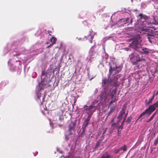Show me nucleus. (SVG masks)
Returning <instances> with one entry per match:
<instances>
[{
	"label": "nucleus",
	"mask_w": 158,
	"mask_h": 158,
	"mask_svg": "<svg viewBox=\"0 0 158 158\" xmlns=\"http://www.w3.org/2000/svg\"><path fill=\"white\" fill-rule=\"evenodd\" d=\"M130 59L134 65H138V62L141 61L143 62H146V60L144 58H143L142 56H140L137 53H133L129 55Z\"/></svg>",
	"instance_id": "f257e3e1"
},
{
	"label": "nucleus",
	"mask_w": 158,
	"mask_h": 158,
	"mask_svg": "<svg viewBox=\"0 0 158 158\" xmlns=\"http://www.w3.org/2000/svg\"><path fill=\"white\" fill-rule=\"evenodd\" d=\"M158 106V101L154 104L153 105L150 106L144 111L142 112L139 116L136 122H137L138 119L142 118L145 115L147 114L148 115H150L151 113L155 110L156 107Z\"/></svg>",
	"instance_id": "f03ea898"
},
{
	"label": "nucleus",
	"mask_w": 158,
	"mask_h": 158,
	"mask_svg": "<svg viewBox=\"0 0 158 158\" xmlns=\"http://www.w3.org/2000/svg\"><path fill=\"white\" fill-rule=\"evenodd\" d=\"M137 38L132 41L129 46L138 51L139 50V49L141 48V45L140 43L141 41V40L140 39L141 37L139 35H137Z\"/></svg>",
	"instance_id": "7ed1b4c3"
},
{
	"label": "nucleus",
	"mask_w": 158,
	"mask_h": 158,
	"mask_svg": "<svg viewBox=\"0 0 158 158\" xmlns=\"http://www.w3.org/2000/svg\"><path fill=\"white\" fill-rule=\"evenodd\" d=\"M76 126V123L75 122L71 121L69 123L67 131L68 135H71L75 132Z\"/></svg>",
	"instance_id": "20e7f679"
},
{
	"label": "nucleus",
	"mask_w": 158,
	"mask_h": 158,
	"mask_svg": "<svg viewBox=\"0 0 158 158\" xmlns=\"http://www.w3.org/2000/svg\"><path fill=\"white\" fill-rule=\"evenodd\" d=\"M93 107L90 105L89 106H88L85 105L84 107V110L86 111L88 115H90V116H92L93 113L96 110V109L93 110Z\"/></svg>",
	"instance_id": "39448f33"
},
{
	"label": "nucleus",
	"mask_w": 158,
	"mask_h": 158,
	"mask_svg": "<svg viewBox=\"0 0 158 158\" xmlns=\"http://www.w3.org/2000/svg\"><path fill=\"white\" fill-rule=\"evenodd\" d=\"M143 31H145V33H143L146 35V36L147 37L148 39V40L151 43H152V42L154 40V36L153 35L151 34L150 33H149L148 32H150V30L148 29H143Z\"/></svg>",
	"instance_id": "423d86ee"
},
{
	"label": "nucleus",
	"mask_w": 158,
	"mask_h": 158,
	"mask_svg": "<svg viewBox=\"0 0 158 158\" xmlns=\"http://www.w3.org/2000/svg\"><path fill=\"white\" fill-rule=\"evenodd\" d=\"M117 90V89H113L111 91H110L109 95L111 99L116 101H117L116 98Z\"/></svg>",
	"instance_id": "0eeeda50"
},
{
	"label": "nucleus",
	"mask_w": 158,
	"mask_h": 158,
	"mask_svg": "<svg viewBox=\"0 0 158 158\" xmlns=\"http://www.w3.org/2000/svg\"><path fill=\"white\" fill-rule=\"evenodd\" d=\"M111 155L107 152L103 153L100 157V158H112Z\"/></svg>",
	"instance_id": "6e6552de"
},
{
	"label": "nucleus",
	"mask_w": 158,
	"mask_h": 158,
	"mask_svg": "<svg viewBox=\"0 0 158 158\" xmlns=\"http://www.w3.org/2000/svg\"><path fill=\"white\" fill-rule=\"evenodd\" d=\"M140 49H141V50H138V51L139 52L143 53L146 54H148L149 53L148 49L146 48H143L141 47V48Z\"/></svg>",
	"instance_id": "1a4fd4ad"
},
{
	"label": "nucleus",
	"mask_w": 158,
	"mask_h": 158,
	"mask_svg": "<svg viewBox=\"0 0 158 158\" xmlns=\"http://www.w3.org/2000/svg\"><path fill=\"white\" fill-rule=\"evenodd\" d=\"M57 40L56 38L54 37H52V38L49 40L48 42H47V44H48V43L51 42V45H53L56 44V41Z\"/></svg>",
	"instance_id": "9d476101"
},
{
	"label": "nucleus",
	"mask_w": 158,
	"mask_h": 158,
	"mask_svg": "<svg viewBox=\"0 0 158 158\" xmlns=\"http://www.w3.org/2000/svg\"><path fill=\"white\" fill-rule=\"evenodd\" d=\"M116 68H117V66L116 65H115V67H113L111 66H110V68L109 69V73L110 75L112 74V73L114 71H116Z\"/></svg>",
	"instance_id": "9b49d317"
},
{
	"label": "nucleus",
	"mask_w": 158,
	"mask_h": 158,
	"mask_svg": "<svg viewBox=\"0 0 158 158\" xmlns=\"http://www.w3.org/2000/svg\"><path fill=\"white\" fill-rule=\"evenodd\" d=\"M155 97V95L154 94L153 95L151 98L148 101V100L146 99L145 101V102L146 103L147 105H149L152 102V101L153 100Z\"/></svg>",
	"instance_id": "f8f14e48"
},
{
	"label": "nucleus",
	"mask_w": 158,
	"mask_h": 158,
	"mask_svg": "<svg viewBox=\"0 0 158 158\" xmlns=\"http://www.w3.org/2000/svg\"><path fill=\"white\" fill-rule=\"evenodd\" d=\"M130 19L128 17L123 18L120 19V21L122 23H123V24H126L128 23L129 20Z\"/></svg>",
	"instance_id": "ddd939ff"
},
{
	"label": "nucleus",
	"mask_w": 158,
	"mask_h": 158,
	"mask_svg": "<svg viewBox=\"0 0 158 158\" xmlns=\"http://www.w3.org/2000/svg\"><path fill=\"white\" fill-rule=\"evenodd\" d=\"M122 66H117V68H116V71L115 73L113 75H115L116 73H118L122 70Z\"/></svg>",
	"instance_id": "4468645a"
},
{
	"label": "nucleus",
	"mask_w": 158,
	"mask_h": 158,
	"mask_svg": "<svg viewBox=\"0 0 158 158\" xmlns=\"http://www.w3.org/2000/svg\"><path fill=\"white\" fill-rule=\"evenodd\" d=\"M57 115L59 117V120H62L63 118V112L62 111L60 112H58V114Z\"/></svg>",
	"instance_id": "2eb2a0df"
},
{
	"label": "nucleus",
	"mask_w": 158,
	"mask_h": 158,
	"mask_svg": "<svg viewBox=\"0 0 158 158\" xmlns=\"http://www.w3.org/2000/svg\"><path fill=\"white\" fill-rule=\"evenodd\" d=\"M139 16L140 17V18L141 19H143L144 20H146L148 19V17L146 15H143L141 13H140L139 15Z\"/></svg>",
	"instance_id": "dca6fc26"
},
{
	"label": "nucleus",
	"mask_w": 158,
	"mask_h": 158,
	"mask_svg": "<svg viewBox=\"0 0 158 158\" xmlns=\"http://www.w3.org/2000/svg\"><path fill=\"white\" fill-rule=\"evenodd\" d=\"M126 107L124 106L122 109L120 111V114L123 115L125 114Z\"/></svg>",
	"instance_id": "f3484780"
},
{
	"label": "nucleus",
	"mask_w": 158,
	"mask_h": 158,
	"mask_svg": "<svg viewBox=\"0 0 158 158\" xmlns=\"http://www.w3.org/2000/svg\"><path fill=\"white\" fill-rule=\"evenodd\" d=\"M115 110V108L114 107L110 108V111L107 113V116H109L111 114L114 112Z\"/></svg>",
	"instance_id": "a211bd4d"
},
{
	"label": "nucleus",
	"mask_w": 158,
	"mask_h": 158,
	"mask_svg": "<svg viewBox=\"0 0 158 158\" xmlns=\"http://www.w3.org/2000/svg\"><path fill=\"white\" fill-rule=\"evenodd\" d=\"M98 102V101L97 100H95L94 102H92L91 103V104L90 105L91 106H92L93 107H97V106H95V105L96 104H97Z\"/></svg>",
	"instance_id": "6ab92c4d"
},
{
	"label": "nucleus",
	"mask_w": 158,
	"mask_h": 158,
	"mask_svg": "<svg viewBox=\"0 0 158 158\" xmlns=\"http://www.w3.org/2000/svg\"><path fill=\"white\" fill-rule=\"evenodd\" d=\"M107 80L106 78H104L102 80V85L103 86H104L107 82Z\"/></svg>",
	"instance_id": "aec40b11"
},
{
	"label": "nucleus",
	"mask_w": 158,
	"mask_h": 158,
	"mask_svg": "<svg viewBox=\"0 0 158 158\" xmlns=\"http://www.w3.org/2000/svg\"><path fill=\"white\" fill-rule=\"evenodd\" d=\"M88 124L89 122H86L84 121L83 123V124L82 126V128L83 129H85L86 127H87Z\"/></svg>",
	"instance_id": "412c9836"
},
{
	"label": "nucleus",
	"mask_w": 158,
	"mask_h": 158,
	"mask_svg": "<svg viewBox=\"0 0 158 158\" xmlns=\"http://www.w3.org/2000/svg\"><path fill=\"white\" fill-rule=\"evenodd\" d=\"M93 49L91 48L90 50L89 51V53L91 56H92L93 55H94V54L95 53V52H94Z\"/></svg>",
	"instance_id": "4be33fe9"
},
{
	"label": "nucleus",
	"mask_w": 158,
	"mask_h": 158,
	"mask_svg": "<svg viewBox=\"0 0 158 158\" xmlns=\"http://www.w3.org/2000/svg\"><path fill=\"white\" fill-rule=\"evenodd\" d=\"M102 141L101 140H99L98 142L97 143L95 146V148H98V147L100 146V144L102 143Z\"/></svg>",
	"instance_id": "5701e85b"
},
{
	"label": "nucleus",
	"mask_w": 158,
	"mask_h": 158,
	"mask_svg": "<svg viewBox=\"0 0 158 158\" xmlns=\"http://www.w3.org/2000/svg\"><path fill=\"white\" fill-rule=\"evenodd\" d=\"M132 117L131 116H129L127 120H126V122L127 123H130V122H131V120H132Z\"/></svg>",
	"instance_id": "b1692460"
},
{
	"label": "nucleus",
	"mask_w": 158,
	"mask_h": 158,
	"mask_svg": "<svg viewBox=\"0 0 158 158\" xmlns=\"http://www.w3.org/2000/svg\"><path fill=\"white\" fill-rule=\"evenodd\" d=\"M92 116L90 115H88L87 118L85 119V121L89 122Z\"/></svg>",
	"instance_id": "393cba45"
},
{
	"label": "nucleus",
	"mask_w": 158,
	"mask_h": 158,
	"mask_svg": "<svg viewBox=\"0 0 158 158\" xmlns=\"http://www.w3.org/2000/svg\"><path fill=\"white\" fill-rule=\"evenodd\" d=\"M85 129L83 128L81 134V137H83L85 135Z\"/></svg>",
	"instance_id": "a878e982"
},
{
	"label": "nucleus",
	"mask_w": 158,
	"mask_h": 158,
	"mask_svg": "<svg viewBox=\"0 0 158 158\" xmlns=\"http://www.w3.org/2000/svg\"><path fill=\"white\" fill-rule=\"evenodd\" d=\"M113 85L114 86H115V87H117V86H118L119 84L118 83L117 81L114 82Z\"/></svg>",
	"instance_id": "bb28decb"
},
{
	"label": "nucleus",
	"mask_w": 158,
	"mask_h": 158,
	"mask_svg": "<svg viewBox=\"0 0 158 158\" xmlns=\"http://www.w3.org/2000/svg\"><path fill=\"white\" fill-rule=\"evenodd\" d=\"M127 114H128V111L127 112V113L125 115V117H124V118L123 120V121L122 122V124H123L125 122V119H126V117H127Z\"/></svg>",
	"instance_id": "cd10ccee"
},
{
	"label": "nucleus",
	"mask_w": 158,
	"mask_h": 158,
	"mask_svg": "<svg viewBox=\"0 0 158 158\" xmlns=\"http://www.w3.org/2000/svg\"><path fill=\"white\" fill-rule=\"evenodd\" d=\"M123 117V115L122 114H119L118 116V118L120 120H121Z\"/></svg>",
	"instance_id": "c85d7f7f"
},
{
	"label": "nucleus",
	"mask_w": 158,
	"mask_h": 158,
	"mask_svg": "<svg viewBox=\"0 0 158 158\" xmlns=\"http://www.w3.org/2000/svg\"><path fill=\"white\" fill-rule=\"evenodd\" d=\"M122 147L123 151H125L127 150V146L126 145H124L123 147Z\"/></svg>",
	"instance_id": "c756f323"
},
{
	"label": "nucleus",
	"mask_w": 158,
	"mask_h": 158,
	"mask_svg": "<svg viewBox=\"0 0 158 158\" xmlns=\"http://www.w3.org/2000/svg\"><path fill=\"white\" fill-rule=\"evenodd\" d=\"M116 101H115L113 100L112 99L111 101L109 103V106H110L111 105V104L115 102Z\"/></svg>",
	"instance_id": "7c9ffc66"
},
{
	"label": "nucleus",
	"mask_w": 158,
	"mask_h": 158,
	"mask_svg": "<svg viewBox=\"0 0 158 158\" xmlns=\"http://www.w3.org/2000/svg\"><path fill=\"white\" fill-rule=\"evenodd\" d=\"M47 73V72L45 71H42V74H41V76H44L45 74Z\"/></svg>",
	"instance_id": "2f4dec72"
},
{
	"label": "nucleus",
	"mask_w": 158,
	"mask_h": 158,
	"mask_svg": "<svg viewBox=\"0 0 158 158\" xmlns=\"http://www.w3.org/2000/svg\"><path fill=\"white\" fill-rule=\"evenodd\" d=\"M105 136V134H102V135L101 138V139H99V140H101V141L102 142V140L104 139V138Z\"/></svg>",
	"instance_id": "473e14b6"
},
{
	"label": "nucleus",
	"mask_w": 158,
	"mask_h": 158,
	"mask_svg": "<svg viewBox=\"0 0 158 158\" xmlns=\"http://www.w3.org/2000/svg\"><path fill=\"white\" fill-rule=\"evenodd\" d=\"M123 124H122H122H121V126H120L118 127V129H121V130H122L123 128Z\"/></svg>",
	"instance_id": "72a5a7b5"
},
{
	"label": "nucleus",
	"mask_w": 158,
	"mask_h": 158,
	"mask_svg": "<svg viewBox=\"0 0 158 158\" xmlns=\"http://www.w3.org/2000/svg\"><path fill=\"white\" fill-rule=\"evenodd\" d=\"M158 143V139H157L154 142V144L156 145Z\"/></svg>",
	"instance_id": "f704fd0d"
},
{
	"label": "nucleus",
	"mask_w": 158,
	"mask_h": 158,
	"mask_svg": "<svg viewBox=\"0 0 158 158\" xmlns=\"http://www.w3.org/2000/svg\"><path fill=\"white\" fill-rule=\"evenodd\" d=\"M120 151L119 150V149H116L114 153L115 154H117Z\"/></svg>",
	"instance_id": "c9c22d12"
},
{
	"label": "nucleus",
	"mask_w": 158,
	"mask_h": 158,
	"mask_svg": "<svg viewBox=\"0 0 158 158\" xmlns=\"http://www.w3.org/2000/svg\"><path fill=\"white\" fill-rule=\"evenodd\" d=\"M156 114V113H154L151 116V117H150V118H151V119H152L153 118H154L155 114Z\"/></svg>",
	"instance_id": "e433bc0d"
},
{
	"label": "nucleus",
	"mask_w": 158,
	"mask_h": 158,
	"mask_svg": "<svg viewBox=\"0 0 158 158\" xmlns=\"http://www.w3.org/2000/svg\"><path fill=\"white\" fill-rule=\"evenodd\" d=\"M21 55V53H16V54L14 55V56H19V55Z\"/></svg>",
	"instance_id": "4c0bfd02"
},
{
	"label": "nucleus",
	"mask_w": 158,
	"mask_h": 158,
	"mask_svg": "<svg viewBox=\"0 0 158 158\" xmlns=\"http://www.w3.org/2000/svg\"><path fill=\"white\" fill-rule=\"evenodd\" d=\"M123 49L127 51H128L129 50V48H123Z\"/></svg>",
	"instance_id": "58836bf2"
},
{
	"label": "nucleus",
	"mask_w": 158,
	"mask_h": 158,
	"mask_svg": "<svg viewBox=\"0 0 158 158\" xmlns=\"http://www.w3.org/2000/svg\"><path fill=\"white\" fill-rule=\"evenodd\" d=\"M68 134L67 135H66L65 137V139H66V140H68L69 139V138H68Z\"/></svg>",
	"instance_id": "ea45409f"
},
{
	"label": "nucleus",
	"mask_w": 158,
	"mask_h": 158,
	"mask_svg": "<svg viewBox=\"0 0 158 158\" xmlns=\"http://www.w3.org/2000/svg\"><path fill=\"white\" fill-rule=\"evenodd\" d=\"M116 123H113L111 125V127H114Z\"/></svg>",
	"instance_id": "a19ab883"
},
{
	"label": "nucleus",
	"mask_w": 158,
	"mask_h": 158,
	"mask_svg": "<svg viewBox=\"0 0 158 158\" xmlns=\"http://www.w3.org/2000/svg\"><path fill=\"white\" fill-rule=\"evenodd\" d=\"M107 129V128H106L105 129L104 131L103 134H105L106 133Z\"/></svg>",
	"instance_id": "79ce46f5"
},
{
	"label": "nucleus",
	"mask_w": 158,
	"mask_h": 158,
	"mask_svg": "<svg viewBox=\"0 0 158 158\" xmlns=\"http://www.w3.org/2000/svg\"><path fill=\"white\" fill-rule=\"evenodd\" d=\"M53 45H51V44H50L49 45H48L47 48H49L51 46H52Z\"/></svg>",
	"instance_id": "37998d69"
},
{
	"label": "nucleus",
	"mask_w": 158,
	"mask_h": 158,
	"mask_svg": "<svg viewBox=\"0 0 158 158\" xmlns=\"http://www.w3.org/2000/svg\"><path fill=\"white\" fill-rule=\"evenodd\" d=\"M121 130H119V129H118V134H120L121 133Z\"/></svg>",
	"instance_id": "c03bdc74"
},
{
	"label": "nucleus",
	"mask_w": 158,
	"mask_h": 158,
	"mask_svg": "<svg viewBox=\"0 0 158 158\" xmlns=\"http://www.w3.org/2000/svg\"><path fill=\"white\" fill-rule=\"evenodd\" d=\"M44 88L45 87H44V86L43 87V86H42L40 88V89H44Z\"/></svg>",
	"instance_id": "a18cd8bd"
},
{
	"label": "nucleus",
	"mask_w": 158,
	"mask_h": 158,
	"mask_svg": "<svg viewBox=\"0 0 158 158\" xmlns=\"http://www.w3.org/2000/svg\"><path fill=\"white\" fill-rule=\"evenodd\" d=\"M92 40H93L92 39H90L89 40V41L90 42V43H92Z\"/></svg>",
	"instance_id": "49530a36"
},
{
	"label": "nucleus",
	"mask_w": 158,
	"mask_h": 158,
	"mask_svg": "<svg viewBox=\"0 0 158 158\" xmlns=\"http://www.w3.org/2000/svg\"><path fill=\"white\" fill-rule=\"evenodd\" d=\"M152 120V119H151V118H150L147 121V122H149L150 121Z\"/></svg>",
	"instance_id": "de8ad7c7"
},
{
	"label": "nucleus",
	"mask_w": 158,
	"mask_h": 158,
	"mask_svg": "<svg viewBox=\"0 0 158 158\" xmlns=\"http://www.w3.org/2000/svg\"><path fill=\"white\" fill-rule=\"evenodd\" d=\"M114 119L113 118V119H112V120L111 121V123H112L114 122Z\"/></svg>",
	"instance_id": "09e8293b"
},
{
	"label": "nucleus",
	"mask_w": 158,
	"mask_h": 158,
	"mask_svg": "<svg viewBox=\"0 0 158 158\" xmlns=\"http://www.w3.org/2000/svg\"><path fill=\"white\" fill-rule=\"evenodd\" d=\"M123 147H120L119 148V151H120L121 150H123V148H122Z\"/></svg>",
	"instance_id": "8fccbe9b"
},
{
	"label": "nucleus",
	"mask_w": 158,
	"mask_h": 158,
	"mask_svg": "<svg viewBox=\"0 0 158 158\" xmlns=\"http://www.w3.org/2000/svg\"><path fill=\"white\" fill-rule=\"evenodd\" d=\"M132 22H133V19H131V21H130V23H132Z\"/></svg>",
	"instance_id": "3c124183"
},
{
	"label": "nucleus",
	"mask_w": 158,
	"mask_h": 158,
	"mask_svg": "<svg viewBox=\"0 0 158 158\" xmlns=\"http://www.w3.org/2000/svg\"><path fill=\"white\" fill-rule=\"evenodd\" d=\"M114 79L115 80H117V77H114Z\"/></svg>",
	"instance_id": "603ef678"
},
{
	"label": "nucleus",
	"mask_w": 158,
	"mask_h": 158,
	"mask_svg": "<svg viewBox=\"0 0 158 158\" xmlns=\"http://www.w3.org/2000/svg\"><path fill=\"white\" fill-rule=\"evenodd\" d=\"M90 39H92L93 40V36H91L90 38Z\"/></svg>",
	"instance_id": "864d4df0"
},
{
	"label": "nucleus",
	"mask_w": 158,
	"mask_h": 158,
	"mask_svg": "<svg viewBox=\"0 0 158 158\" xmlns=\"http://www.w3.org/2000/svg\"><path fill=\"white\" fill-rule=\"evenodd\" d=\"M134 11H137V9H135L134 10Z\"/></svg>",
	"instance_id": "5fc2aeb1"
},
{
	"label": "nucleus",
	"mask_w": 158,
	"mask_h": 158,
	"mask_svg": "<svg viewBox=\"0 0 158 158\" xmlns=\"http://www.w3.org/2000/svg\"><path fill=\"white\" fill-rule=\"evenodd\" d=\"M151 24V25H150V26H151V24ZM148 25H149V26H148V27H149L150 26V24H148Z\"/></svg>",
	"instance_id": "6e6d98bb"
},
{
	"label": "nucleus",
	"mask_w": 158,
	"mask_h": 158,
	"mask_svg": "<svg viewBox=\"0 0 158 158\" xmlns=\"http://www.w3.org/2000/svg\"><path fill=\"white\" fill-rule=\"evenodd\" d=\"M51 32V31H48V33H50V32Z\"/></svg>",
	"instance_id": "4d7b16f0"
},
{
	"label": "nucleus",
	"mask_w": 158,
	"mask_h": 158,
	"mask_svg": "<svg viewBox=\"0 0 158 158\" xmlns=\"http://www.w3.org/2000/svg\"><path fill=\"white\" fill-rule=\"evenodd\" d=\"M37 97H38V98H40V96H39L38 95Z\"/></svg>",
	"instance_id": "13d9d810"
},
{
	"label": "nucleus",
	"mask_w": 158,
	"mask_h": 158,
	"mask_svg": "<svg viewBox=\"0 0 158 158\" xmlns=\"http://www.w3.org/2000/svg\"><path fill=\"white\" fill-rule=\"evenodd\" d=\"M158 94V91H157L156 93V94Z\"/></svg>",
	"instance_id": "bf43d9fd"
}]
</instances>
